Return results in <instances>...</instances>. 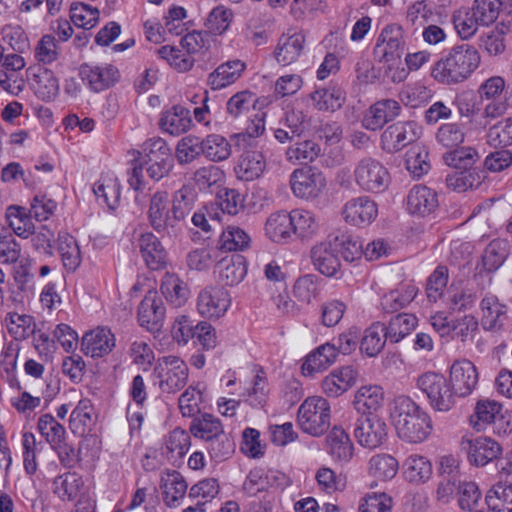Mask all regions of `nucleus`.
<instances>
[{
  "instance_id": "3",
  "label": "nucleus",
  "mask_w": 512,
  "mask_h": 512,
  "mask_svg": "<svg viewBox=\"0 0 512 512\" xmlns=\"http://www.w3.org/2000/svg\"><path fill=\"white\" fill-rule=\"evenodd\" d=\"M480 61V54L474 46L456 45L433 65L431 76L445 85L462 83L479 67Z\"/></svg>"
},
{
  "instance_id": "42",
  "label": "nucleus",
  "mask_w": 512,
  "mask_h": 512,
  "mask_svg": "<svg viewBox=\"0 0 512 512\" xmlns=\"http://www.w3.org/2000/svg\"><path fill=\"white\" fill-rule=\"evenodd\" d=\"M313 106L320 111H335L345 100L344 92L339 87L317 89L310 94Z\"/></svg>"
},
{
  "instance_id": "49",
  "label": "nucleus",
  "mask_w": 512,
  "mask_h": 512,
  "mask_svg": "<svg viewBox=\"0 0 512 512\" xmlns=\"http://www.w3.org/2000/svg\"><path fill=\"white\" fill-rule=\"evenodd\" d=\"M321 154V147L313 140L296 142L286 150L289 162L307 164L316 160Z\"/></svg>"
},
{
  "instance_id": "9",
  "label": "nucleus",
  "mask_w": 512,
  "mask_h": 512,
  "mask_svg": "<svg viewBox=\"0 0 512 512\" xmlns=\"http://www.w3.org/2000/svg\"><path fill=\"white\" fill-rule=\"evenodd\" d=\"M501 410L502 405L495 400H479L470 416V425L477 431H483L493 424L495 433L507 434L512 431V424L504 420Z\"/></svg>"
},
{
  "instance_id": "13",
  "label": "nucleus",
  "mask_w": 512,
  "mask_h": 512,
  "mask_svg": "<svg viewBox=\"0 0 512 512\" xmlns=\"http://www.w3.org/2000/svg\"><path fill=\"white\" fill-rule=\"evenodd\" d=\"M419 137L418 127L412 121H399L388 126L381 135V147L394 153L415 142Z\"/></svg>"
},
{
  "instance_id": "45",
  "label": "nucleus",
  "mask_w": 512,
  "mask_h": 512,
  "mask_svg": "<svg viewBox=\"0 0 512 512\" xmlns=\"http://www.w3.org/2000/svg\"><path fill=\"white\" fill-rule=\"evenodd\" d=\"M58 252L64 267L69 271H75L81 264V252L77 241L68 233L59 234Z\"/></svg>"
},
{
  "instance_id": "11",
  "label": "nucleus",
  "mask_w": 512,
  "mask_h": 512,
  "mask_svg": "<svg viewBox=\"0 0 512 512\" xmlns=\"http://www.w3.org/2000/svg\"><path fill=\"white\" fill-rule=\"evenodd\" d=\"M231 304L227 290L209 286L202 289L197 298V311L202 317L218 319L225 315Z\"/></svg>"
},
{
  "instance_id": "4",
  "label": "nucleus",
  "mask_w": 512,
  "mask_h": 512,
  "mask_svg": "<svg viewBox=\"0 0 512 512\" xmlns=\"http://www.w3.org/2000/svg\"><path fill=\"white\" fill-rule=\"evenodd\" d=\"M153 375L161 393L176 394L186 386L189 368L180 357L168 355L158 358Z\"/></svg>"
},
{
  "instance_id": "53",
  "label": "nucleus",
  "mask_w": 512,
  "mask_h": 512,
  "mask_svg": "<svg viewBox=\"0 0 512 512\" xmlns=\"http://www.w3.org/2000/svg\"><path fill=\"white\" fill-rule=\"evenodd\" d=\"M34 90L40 99L51 101L59 94V81L51 70L39 69L35 74Z\"/></svg>"
},
{
  "instance_id": "56",
  "label": "nucleus",
  "mask_w": 512,
  "mask_h": 512,
  "mask_svg": "<svg viewBox=\"0 0 512 512\" xmlns=\"http://www.w3.org/2000/svg\"><path fill=\"white\" fill-rule=\"evenodd\" d=\"M405 166L415 178H420L426 174L430 170L427 149L419 144L411 146L406 152Z\"/></svg>"
},
{
  "instance_id": "18",
  "label": "nucleus",
  "mask_w": 512,
  "mask_h": 512,
  "mask_svg": "<svg viewBox=\"0 0 512 512\" xmlns=\"http://www.w3.org/2000/svg\"><path fill=\"white\" fill-rule=\"evenodd\" d=\"M165 318V307L156 291L146 293L138 308V321L150 332H157Z\"/></svg>"
},
{
  "instance_id": "63",
  "label": "nucleus",
  "mask_w": 512,
  "mask_h": 512,
  "mask_svg": "<svg viewBox=\"0 0 512 512\" xmlns=\"http://www.w3.org/2000/svg\"><path fill=\"white\" fill-rule=\"evenodd\" d=\"M99 10L85 3H74L70 8V17L72 22L83 28L90 30L96 26L99 21Z\"/></svg>"
},
{
  "instance_id": "22",
  "label": "nucleus",
  "mask_w": 512,
  "mask_h": 512,
  "mask_svg": "<svg viewBox=\"0 0 512 512\" xmlns=\"http://www.w3.org/2000/svg\"><path fill=\"white\" fill-rule=\"evenodd\" d=\"M333 239L320 242L312 247L310 256L316 270L326 276H334L340 268V260Z\"/></svg>"
},
{
  "instance_id": "58",
  "label": "nucleus",
  "mask_w": 512,
  "mask_h": 512,
  "mask_svg": "<svg viewBox=\"0 0 512 512\" xmlns=\"http://www.w3.org/2000/svg\"><path fill=\"white\" fill-rule=\"evenodd\" d=\"M250 237L240 227L229 225L221 233L219 238V249L224 251L244 250L249 246Z\"/></svg>"
},
{
  "instance_id": "37",
  "label": "nucleus",
  "mask_w": 512,
  "mask_h": 512,
  "mask_svg": "<svg viewBox=\"0 0 512 512\" xmlns=\"http://www.w3.org/2000/svg\"><path fill=\"white\" fill-rule=\"evenodd\" d=\"M160 289L166 301L175 308L183 306L189 299L187 284L175 275L166 274Z\"/></svg>"
},
{
  "instance_id": "57",
  "label": "nucleus",
  "mask_w": 512,
  "mask_h": 512,
  "mask_svg": "<svg viewBox=\"0 0 512 512\" xmlns=\"http://www.w3.org/2000/svg\"><path fill=\"white\" fill-rule=\"evenodd\" d=\"M37 430L50 446L58 445L66 439V430L51 414L46 413L39 417Z\"/></svg>"
},
{
  "instance_id": "44",
  "label": "nucleus",
  "mask_w": 512,
  "mask_h": 512,
  "mask_svg": "<svg viewBox=\"0 0 512 512\" xmlns=\"http://www.w3.org/2000/svg\"><path fill=\"white\" fill-rule=\"evenodd\" d=\"M386 340L385 325L380 322L373 323L365 330L360 349L367 356L374 357L382 351Z\"/></svg>"
},
{
  "instance_id": "25",
  "label": "nucleus",
  "mask_w": 512,
  "mask_h": 512,
  "mask_svg": "<svg viewBox=\"0 0 512 512\" xmlns=\"http://www.w3.org/2000/svg\"><path fill=\"white\" fill-rule=\"evenodd\" d=\"M305 48V36L301 32L283 34L274 50L277 63L288 66L295 63L302 55Z\"/></svg>"
},
{
  "instance_id": "60",
  "label": "nucleus",
  "mask_w": 512,
  "mask_h": 512,
  "mask_svg": "<svg viewBox=\"0 0 512 512\" xmlns=\"http://www.w3.org/2000/svg\"><path fill=\"white\" fill-rule=\"evenodd\" d=\"M292 233L300 238L311 237L317 230L318 225L312 212L303 209L291 211Z\"/></svg>"
},
{
  "instance_id": "24",
  "label": "nucleus",
  "mask_w": 512,
  "mask_h": 512,
  "mask_svg": "<svg viewBox=\"0 0 512 512\" xmlns=\"http://www.w3.org/2000/svg\"><path fill=\"white\" fill-rule=\"evenodd\" d=\"M359 371L353 366L333 370L322 382V389L329 397H338L351 388L358 380Z\"/></svg>"
},
{
  "instance_id": "35",
  "label": "nucleus",
  "mask_w": 512,
  "mask_h": 512,
  "mask_svg": "<svg viewBox=\"0 0 512 512\" xmlns=\"http://www.w3.org/2000/svg\"><path fill=\"white\" fill-rule=\"evenodd\" d=\"M291 212L278 211L272 213L265 223L266 236L275 243L286 242L292 233Z\"/></svg>"
},
{
  "instance_id": "61",
  "label": "nucleus",
  "mask_w": 512,
  "mask_h": 512,
  "mask_svg": "<svg viewBox=\"0 0 512 512\" xmlns=\"http://www.w3.org/2000/svg\"><path fill=\"white\" fill-rule=\"evenodd\" d=\"M445 163L457 170L471 171L470 168L479 159L477 151L472 147H463L461 149H451L444 154Z\"/></svg>"
},
{
  "instance_id": "52",
  "label": "nucleus",
  "mask_w": 512,
  "mask_h": 512,
  "mask_svg": "<svg viewBox=\"0 0 512 512\" xmlns=\"http://www.w3.org/2000/svg\"><path fill=\"white\" fill-rule=\"evenodd\" d=\"M399 463L389 454H377L369 460V473L379 480H390L398 472Z\"/></svg>"
},
{
  "instance_id": "59",
  "label": "nucleus",
  "mask_w": 512,
  "mask_h": 512,
  "mask_svg": "<svg viewBox=\"0 0 512 512\" xmlns=\"http://www.w3.org/2000/svg\"><path fill=\"white\" fill-rule=\"evenodd\" d=\"M486 503L494 512H512V485H496L486 495Z\"/></svg>"
},
{
  "instance_id": "47",
  "label": "nucleus",
  "mask_w": 512,
  "mask_h": 512,
  "mask_svg": "<svg viewBox=\"0 0 512 512\" xmlns=\"http://www.w3.org/2000/svg\"><path fill=\"white\" fill-rule=\"evenodd\" d=\"M454 27L462 39H469L482 26V22L471 8L461 7L452 16Z\"/></svg>"
},
{
  "instance_id": "16",
  "label": "nucleus",
  "mask_w": 512,
  "mask_h": 512,
  "mask_svg": "<svg viewBox=\"0 0 512 512\" xmlns=\"http://www.w3.org/2000/svg\"><path fill=\"white\" fill-rule=\"evenodd\" d=\"M80 76L91 91L98 93L112 87L119 80L120 74L112 64H83Z\"/></svg>"
},
{
  "instance_id": "28",
  "label": "nucleus",
  "mask_w": 512,
  "mask_h": 512,
  "mask_svg": "<svg viewBox=\"0 0 512 512\" xmlns=\"http://www.w3.org/2000/svg\"><path fill=\"white\" fill-rule=\"evenodd\" d=\"M384 403L382 387L375 384L361 386L354 396V407L363 415H374Z\"/></svg>"
},
{
  "instance_id": "50",
  "label": "nucleus",
  "mask_w": 512,
  "mask_h": 512,
  "mask_svg": "<svg viewBox=\"0 0 512 512\" xmlns=\"http://www.w3.org/2000/svg\"><path fill=\"white\" fill-rule=\"evenodd\" d=\"M7 222L13 232L21 237L28 238L34 232V225L31 216L26 213L25 208L20 206H9L6 212Z\"/></svg>"
},
{
  "instance_id": "38",
  "label": "nucleus",
  "mask_w": 512,
  "mask_h": 512,
  "mask_svg": "<svg viewBox=\"0 0 512 512\" xmlns=\"http://www.w3.org/2000/svg\"><path fill=\"white\" fill-rule=\"evenodd\" d=\"M94 194L97 199L107 205L109 209H115L120 200V183L113 174L103 175L98 182L94 184Z\"/></svg>"
},
{
  "instance_id": "29",
  "label": "nucleus",
  "mask_w": 512,
  "mask_h": 512,
  "mask_svg": "<svg viewBox=\"0 0 512 512\" xmlns=\"http://www.w3.org/2000/svg\"><path fill=\"white\" fill-rule=\"evenodd\" d=\"M246 64L239 60H229L219 65L208 76V85L212 90H219L233 84L243 73Z\"/></svg>"
},
{
  "instance_id": "14",
  "label": "nucleus",
  "mask_w": 512,
  "mask_h": 512,
  "mask_svg": "<svg viewBox=\"0 0 512 512\" xmlns=\"http://www.w3.org/2000/svg\"><path fill=\"white\" fill-rule=\"evenodd\" d=\"M342 216L345 222L351 225H369L378 216V205L366 195L353 197L344 204Z\"/></svg>"
},
{
  "instance_id": "30",
  "label": "nucleus",
  "mask_w": 512,
  "mask_h": 512,
  "mask_svg": "<svg viewBox=\"0 0 512 512\" xmlns=\"http://www.w3.org/2000/svg\"><path fill=\"white\" fill-rule=\"evenodd\" d=\"M138 245L146 265L152 270L162 268L166 263V251L159 239L151 232L144 233Z\"/></svg>"
},
{
  "instance_id": "33",
  "label": "nucleus",
  "mask_w": 512,
  "mask_h": 512,
  "mask_svg": "<svg viewBox=\"0 0 512 512\" xmlns=\"http://www.w3.org/2000/svg\"><path fill=\"white\" fill-rule=\"evenodd\" d=\"M96 413L91 401L87 398L81 399L73 409L69 419V427L72 433L83 435L90 431L96 423Z\"/></svg>"
},
{
  "instance_id": "32",
  "label": "nucleus",
  "mask_w": 512,
  "mask_h": 512,
  "mask_svg": "<svg viewBox=\"0 0 512 512\" xmlns=\"http://www.w3.org/2000/svg\"><path fill=\"white\" fill-rule=\"evenodd\" d=\"M219 280L227 285L239 284L247 273V266L244 258L240 255L225 257L217 264Z\"/></svg>"
},
{
  "instance_id": "46",
  "label": "nucleus",
  "mask_w": 512,
  "mask_h": 512,
  "mask_svg": "<svg viewBox=\"0 0 512 512\" xmlns=\"http://www.w3.org/2000/svg\"><path fill=\"white\" fill-rule=\"evenodd\" d=\"M417 325V318L412 314L402 313L393 317L385 326V337L392 343H398L411 333Z\"/></svg>"
},
{
  "instance_id": "2",
  "label": "nucleus",
  "mask_w": 512,
  "mask_h": 512,
  "mask_svg": "<svg viewBox=\"0 0 512 512\" xmlns=\"http://www.w3.org/2000/svg\"><path fill=\"white\" fill-rule=\"evenodd\" d=\"M191 209L185 190H178L172 202L166 191H156L149 201L148 221L156 232L173 236Z\"/></svg>"
},
{
  "instance_id": "54",
  "label": "nucleus",
  "mask_w": 512,
  "mask_h": 512,
  "mask_svg": "<svg viewBox=\"0 0 512 512\" xmlns=\"http://www.w3.org/2000/svg\"><path fill=\"white\" fill-rule=\"evenodd\" d=\"M276 478L273 471L266 472L260 468L253 469L243 483V490L249 496H256L259 492L268 491L274 485Z\"/></svg>"
},
{
  "instance_id": "64",
  "label": "nucleus",
  "mask_w": 512,
  "mask_h": 512,
  "mask_svg": "<svg viewBox=\"0 0 512 512\" xmlns=\"http://www.w3.org/2000/svg\"><path fill=\"white\" fill-rule=\"evenodd\" d=\"M508 255L506 244L500 240L491 241L482 255V266L487 272H494L502 266Z\"/></svg>"
},
{
  "instance_id": "17",
  "label": "nucleus",
  "mask_w": 512,
  "mask_h": 512,
  "mask_svg": "<svg viewBox=\"0 0 512 512\" xmlns=\"http://www.w3.org/2000/svg\"><path fill=\"white\" fill-rule=\"evenodd\" d=\"M478 371L476 366L467 359L457 360L450 367V382L460 397L470 395L478 384Z\"/></svg>"
},
{
  "instance_id": "43",
  "label": "nucleus",
  "mask_w": 512,
  "mask_h": 512,
  "mask_svg": "<svg viewBox=\"0 0 512 512\" xmlns=\"http://www.w3.org/2000/svg\"><path fill=\"white\" fill-rule=\"evenodd\" d=\"M417 295L414 285H403L385 294L381 300L382 309L386 313H393L408 305Z\"/></svg>"
},
{
  "instance_id": "62",
  "label": "nucleus",
  "mask_w": 512,
  "mask_h": 512,
  "mask_svg": "<svg viewBox=\"0 0 512 512\" xmlns=\"http://www.w3.org/2000/svg\"><path fill=\"white\" fill-rule=\"evenodd\" d=\"M160 58L166 60L168 64L179 72L189 71L194 65V58L187 52L184 53L179 48L165 45L157 50Z\"/></svg>"
},
{
  "instance_id": "55",
  "label": "nucleus",
  "mask_w": 512,
  "mask_h": 512,
  "mask_svg": "<svg viewBox=\"0 0 512 512\" xmlns=\"http://www.w3.org/2000/svg\"><path fill=\"white\" fill-rule=\"evenodd\" d=\"M83 481L75 473H65L53 481V492L63 501L74 500L80 491Z\"/></svg>"
},
{
  "instance_id": "34",
  "label": "nucleus",
  "mask_w": 512,
  "mask_h": 512,
  "mask_svg": "<svg viewBox=\"0 0 512 512\" xmlns=\"http://www.w3.org/2000/svg\"><path fill=\"white\" fill-rule=\"evenodd\" d=\"M337 358L336 348L331 343H325L307 355L302 364L304 375H312L331 366Z\"/></svg>"
},
{
  "instance_id": "1",
  "label": "nucleus",
  "mask_w": 512,
  "mask_h": 512,
  "mask_svg": "<svg viewBox=\"0 0 512 512\" xmlns=\"http://www.w3.org/2000/svg\"><path fill=\"white\" fill-rule=\"evenodd\" d=\"M390 418L398 437L408 443L425 441L433 430L429 414L408 396L393 400Z\"/></svg>"
},
{
  "instance_id": "12",
  "label": "nucleus",
  "mask_w": 512,
  "mask_h": 512,
  "mask_svg": "<svg viewBox=\"0 0 512 512\" xmlns=\"http://www.w3.org/2000/svg\"><path fill=\"white\" fill-rule=\"evenodd\" d=\"M354 436L361 446L375 449L385 441L387 425L376 415L362 416L356 421Z\"/></svg>"
},
{
  "instance_id": "10",
  "label": "nucleus",
  "mask_w": 512,
  "mask_h": 512,
  "mask_svg": "<svg viewBox=\"0 0 512 512\" xmlns=\"http://www.w3.org/2000/svg\"><path fill=\"white\" fill-rule=\"evenodd\" d=\"M295 196L303 199L318 197L326 187V178L322 172L312 167L295 170L290 177Z\"/></svg>"
},
{
  "instance_id": "23",
  "label": "nucleus",
  "mask_w": 512,
  "mask_h": 512,
  "mask_svg": "<svg viewBox=\"0 0 512 512\" xmlns=\"http://www.w3.org/2000/svg\"><path fill=\"white\" fill-rule=\"evenodd\" d=\"M406 205L410 214L424 217L437 209L438 196L433 189L427 186L415 185L407 195Z\"/></svg>"
},
{
  "instance_id": "36",
  "label": "nucleus",
  "mask_w": 512,
  "mask_h": 512,
  "mask_svg": "<svg viewBox=\"0 0 512 512\" xmlns=\"http://www.w3.org/2000/svg\"><path fill=\"white\" fill-rule=\"evenodd\" d=\"M257 98L254 93L244 90L231 96L226 103V113L232 120L248 117L256 111Z\"/></svg>"
},
{
  "instance_id": "21",
  "label": "nucleus",
  "mask_w": 512,
  "mask_h": 512,
  "mask_svg": "<svg viewBox=\"0 0 512 512\" xmlns=\"http://www.w3.org/2000/svg\"><path fill=\"white\" fill-rule=\"evenodd\" d=\"M158 124L164 133L180 136L192 128L193 121L189 109L181 105H174L161 112Z\"/></svg>"
},
{
  "instance_id": "41",
  "label": "nucleus",
  "mask_w": 512,
  "mask_h": 512,
  "mask_svg": "<svg viewBox=\"0 0 512 512\" xmlns=\"http://www.w3.org/2000/svg\"><path fill=\"white\" fill-rule=\"evenodd\" d=\"M403 474L411 483H423L430 478L432 465L426 457L412 454L403 463Z\"/></svg>"
},
{
  "instance_id": "19",
  "label": "nucleus",
  "mask_w": 512,
  "mask_h": 512,
  "mask_svg": "<svg viewBox=\"0 0 512 512\" xmlns=\"http://www.w3.org/2000/svg\"><path fill=\"white\" fill-rule=\"evenodd\" d=\"M115 347V336L110 329L98 327L85 333L81 340V350L92 358L108 355Z\"/></svg>"
},
{
  "instance_id": "48",
  "label": "nucleus",
  "mask_w": 512,
  "mask_h": 512,
  "mask_svg": "<svg viewBox=\"0 0 512 512\" xmlns=\"http://www.w3.org/2000/svg\"><path fill=\"white\" fill-rule=\"evenodd\" d=\"M203 155L213 162L224 161L231 155V145L219 134H210L202 139Z\"/></svg>"
},
{
  "instance_id": "26",
  "label": "nucleus",
  "mask_w": 512,
  "mask_h": 512,
  "mask_svg": "<svg viewBox=\"0 0 512 512\" xmlns=\"http://www.w3.org/2000/svg\"><path fill=\"white\" fill-rule=\"evenodd\" d=\"M326 451L335 462L348 463L354 455V446L342 427H333L326 436Z\"/></svg>"
},
{
  "instance_id": "31",
  "label": "nucleus",
  "mask_w": 512,
  "mask_h": 512,
  "mask_svg": "<svg viewBox=\"0 0 512 512\" xmlns=\"http://www.w3.org/2000/svg\"><path fill=\"white\" fill-rule=\"evenodd\" d=\"M266 168L264 155L259 151L244 152L235 167V173L240 180L253 181L258 179Z\"/></svg>"
},
{
  "instance_id": "7",
  "label": "nucleus",
  "mask_w": 512,
  "mask_h": 512,
  "mask_svg": "<svg viewBox=\"0 0 512 512\" xmlns=\"http://www.w3.org/2000/svg\"><path fill=\"white\" fill-rule=\"evenodd\" d=\"M417 387L426 394L430 406L440 412H447L455 405V393L450 380L436 372H427L417 379Z\"/></svg>"
},
{
  "instance_id": "27",
  "label": "nucleus",
  "mask_w": 512,
  "mask_h": 512,
  "mask_svg": "<svg viewBox=\"0 0 512 512\" xmlns=\"http://www.w3.org/2000/svg\"><path fill=\"white\" fill-rule=\"evenodd\" d=\"M160 487L165 504L170 508H175L180 505V500L185 497L188 484L180 472L167 470L161 475Z\"/></svg>"
},
{
  "instance_id": "6",
  "label": "nucleus",
  "mask_w": 512,
  "mask_h": 512,
  "mask_svg": "<svg viewBox=\"0 0 512 512\" xmlns=\"http://www.w3.org/2000/svg\"><path fill=\"white\" fill-rule=\"evenodd\" d=\"M297 423L300 429L311 436L324 434L330 426V405L320 396L308 397L299 407Z\"/></svg>"
},
{
  "instance_id": "39",
  "label": "nucleus",
  "mask_w": 512,
  "mask_h": 512,
  "mask_svg": "<svg viewBox=\"0 0 512 512\" xmlns=\"http://www.w3.org/2000/svg\"><path fill=\"white\" fill-rule=\"evenodd\" d=\"M482 322L484 327L494 329L502 325L507 312L505 304L501 303L497 296L486 294L481 300Z\"/></svg>"
},
{
  "instance_id": "51",
  "label": "nucleus",
  "mask_w": 512,
  "mask_h": 512,
  "mask_svg": "<svg viewBox=\"0 0 512 512\" xmlns=\"http://www.w3.org/2000/svg\"><path fill=\"white\" fill-rule=\"evenodd\" d=\"M465 126L462 123L450 122L442 124L435 135L439 145L447 149L457 148L465 141Z\"/></svg>"
},
{
  "instance_id": "8",
  "label": "nucleus",
  "mask_w": 512,
  "mask_h": 512,
  "mask_svg": "<svg viewBox=\"0 0 512 512\" xmlns=\"http://www.w3.org/2000/svg\"><path fill=\"white\" fill-rule=\"evenodd\" d=\"M406 49L405 33L397 24L386 25L380 32L374 55L379 62L396 64L401 62Z\"/></svg>"
},
{
  "instance_id": "40",
  "label": "nucleus",
  "mask_w": 512,
  "mask_h": 512,
  "mask_svg": "<svg viewBox=\"0 0 512 512\" xmlns=\"http://www.w3.org/2000/svg\"><path fill=\"white\" fill-rule=\"evenodd\" d=\"M190 431L195 437L206 442L225 432L221 420L209 413H203L194 418L190 425Z\"/></svg>"
},
{
  "instance_id": "20",
  "label": "nucleus",
  "mask_w": 512,
  "mask_h": 512,
  "mask_svg": "<svg viewBox=\"0 0 512 512\" xmlns=\"http://www.w3.org/2000/svg\"><path fill=\"white\" fill-rule=\"evenodd\" d=\"M401 111L398 101L383 99L373 104L363 118V126L371 131L381 129L386 123L394 120Z\"/></svg>"
},
{
  "instance_id": "15",
  "label": "nucleus",
  "mask_w": 512,
  "mask_h": 512,
  "mask_svg": "<svg viewBox=\"0 0 512 512\" xmlns=\"http://www.w3.org/2000/svg\"><path fill=\"white\" fill-rule=\"evenodd\" d=\"M461 444L467 451L469 462L478 467L487 465L502 454L501 445L489 437L463 439Z\"/></svg>"
},
{
  "instance_id": "5",
  "label": "nucleus",
  "mask_w": 512,
  "mask_h": 512,
  "mask_svg": "<svg viewBox=\"0 0 512 512\" xmlns=\"http://www.w3.org/2000/svg\"><path fill=\"white\" fill-rule=\"evenodd\" d=\"M353 180L360 190L366 193L378 194L388 189L391 177L388 169L381 161L365 156L355 163Z\"/></svg>"
}]
</instances>
